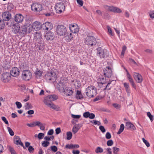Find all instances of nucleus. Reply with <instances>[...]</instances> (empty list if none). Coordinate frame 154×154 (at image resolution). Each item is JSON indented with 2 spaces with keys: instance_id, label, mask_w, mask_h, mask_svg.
<instances>
[{
  "instance_id": "nucleus-1",
  "label": "nucleus",
  "mask_w": 154,
  "mask_h": 154,
  "mask_svg": "<svg viewBox=\"0 0 154 154\" xmlns=\"http://www.w3.org/2000/svg\"><path fill=\"white\" fill-rule=\"evenodd\" d=\"M86 95L89 97L91 98L94 97L97 94V89L95 87L90 85L86 89Z\"/></svg>"
},
{
  "instance_id": "nucleus-2",
  "label": "nucleus",
  "mask_w": 154,
  "mask_h": 154,
  "mask_svg": "<svg viewBox=\"0 0 154 154\" xmlns=\"http://www.w3.org/2000/svg\"><path fill=\"white\" fill-rule=\"evenodd\" d=\"M67 29L63 25H59L57 27L56 32L57 34L60 36H63L66 33Z\"/></svg>"
},
{
  "instance_id": "nucleus-3",
  "label": "nucleus",
  "mask_w": 154,
  "mask_h": 154,
  "mask_svg": "<svg viewBox=\"0 0 154 154\" xmlns=\"http://www.w3.org/2000/svg\"><path fill=\"white\" fill-rule=\"evenodd\" d=\"M57 76L56 74L53 69L47 73L45 75V78L49 82L51 81L54 82L56 80Z\"/></svg>"
},
{
  "instance_id": "nucleus-4",
  "label": "nucleus",
  "mask_w": 154,
  "mask_h": 154,
  "mask_svg": "<svg viewBox=\"0 0 154 154\" xmlns=\"http://www.w3.org/2000/svg\"><path fill=\"white\" fill-rule=\"evenodd\" d=\"M84 42L86 45L93 46L96 45L97 41L96 38L94 36L87 35L85 38Z\"/></svg>"
},
{
  "instance_id": "nucleus-5",
  "label": "nucleus",
  "mask_w": 154,
  "mask_h": 154,
  "mask_svg": "<svg viewBox=\"0 0 154 154\" xmlns=\"http://www.w3.org/2000/svg\"><path fill=\"white\" fill-rule=\"evenodd\" d=\"M64 4L62 2L57 3L55 6V9L56 12L58 14H61L65 10Z\"/></svg>"
},
{
  "instance_id": "nucleus-6",
  "label": "nucleus",
  "mask_w": 154,
  "mask_h": 154,
  "mask_svg": "<svg viewBox=\"0 0 154 154\" xmlns=\"http://www.w3.org/2000/svg\"><path fill=\"white\" fill-rule=\"evenodd\" d=\"M97 55L101 58L107 57L108 56L107 51L104 50L101 47L97 48Z\"/></svg>"
},
{
  "instance_id": "nucleus-7",
  "label": "nucleus",
  "mask_w": 154,
  "mask_h": 154,
  "mask_svg": "<svg viewBox=\"0 0 154 154\" xmlns=\"http://www.w3.org/2000/svg\"><path fill=\"white\" fill-rule=\"evenodd\" d=\"M21 77L23 80L29 81L32 78V74L29 70H24L22 72Z\"/></svg>"
},
{
  "instance_id": "nucleus-8",
  "label": "nucleus",
  "mask_w": 154,
  "mask_h": 154,
  "mask_svg": "<svg viewBox=\"0 0 154 154\" xmlns=\"http://www.w3.org/2000/svg\"><path fill=\"white\" fill-rule=\"evenodd\" d=\"M31 8L34 11L40 12L42 10L43 7L42 4L38 3H35L31 5Z\"/></svg>"
},
{
  "instance_id": "nucleus-9",
  "label": "nucleus",
  "mask_w": 154,
  "mask_h": 154,
  "mask_svg": "<svg viewBox=\"0 0 154 154\" xmlns=\"http://www.w3.org/2000/svg\"><path fill=\"white\" fill-rule=\"evenodd\" d=\"M53 24L50 22H46L42 26V29L44 30H50L53 28Z\"/></svg>"
},
{
  "instance_id": "nucleus-10",
  "label": "nucleus",
  "mask_w": 154,
  "mask_h": 154,
  "mask_svg": "<svg viewBox=\"0 0 154 154\" xmlns=\"http://www.w3.org/2000/svg\"><path fill=\"white\" fill-rule=\"evenodd\" d=\"M103 74L107 78L111 77L112 74L111 68H104L103 69Z\"/></svg>"
},
{
  "instance_id": "nucleus-11",
  "label": "nucleus",
  "mask_w": 154,
  "mask_h": 154,
  "mask_svg": "<svg viewBox=\"0 0 154 154\" xmlns=\"http://www.w3.org/2000/svg\"><path fill=\"white\" fill-rule=\"evenodd\" d=\"M11 74L9 72L3 73L1 78L2 81L4 82H8L11 79Z\"/></svg>"
},
{
  "instance_id": "nucleus-12",
  "label": "nucleus",
  "mask_w": 154,
  "mask_h": 154,
  "mask_svg": "<svg viewBox=\"0 0 154 154\" xmlns=\"http://www.w3.org/2000/svg\"><path fill=\"white\" fill-rule=\"evenodd\" d=\"M24 17L20 14H16L14 17V20L17 23H21L23 20Z\"/></svg>"
},
{
  "instance_id": "nucleus-13",
  "label": "nucleus",
  "mask_w": 154,
  "mask_h": 154,
  "mask_svg": "<svg viewBox=\"0 0 154 154\" xmlns=\"http://www.w3.org/2000/svg\"><path fill=\"white\" fill-rule=\"evenodd\" d=\"M54 84L55 86L58 89L60 92H63V91H64L65 85L63 82L60 81L57 83H54Z\"/></svg>"
},
{
  "instance_id": "nucleus-14",
  "label": "nucleus",
  "mask_w": 154,
  "mask_h": 154,
  "mask_svg": "<svg viewBox=\"0 0 154 154\" xmlns=\"http://www.w3.org/2000/svg\"><path fill=\"white\" fill-rule=\"evenodd\" d=\"M69 29L71 32L74 33H76L79 31V27L75 24H70L69 26Z\"/></svg>"
},
{
  "instance_id": "nucleus-15",
  "label": "nucleus",
  "mask_w": 154,
  "mask_h": 154,
  "mask_svg": "<svg viewBox=\"0 0 154 154\" xmlns=\"http://www.w3.org/2000/svg\"><path fill=\"white\" fill-rule=\"evenodd\" d=\"M2 17L4 21H9L11 17V14L8 11H5L2 13Z\"/></svg>"
},
{
  "instance_id": "nucleus-16",
  "label": "nucleus",
  "mask_w": 154,
  "mask_h": 154,
  "mask_svg": "<svg viewBox=\"0 0 154 154\" xmlns=\"http://www.w3.org/2000/svg\"><path fill=\"white\" fill-rule=\"evenodd\" d=\"M134 77L136 81L138 83H141L143 81V77L142 75L137 72H134Z\"/></svg>"
},
{
  "instance_id": "nucleus-17",
  "label": "nucleus",
  "mask_w": 154,
  "mask_h": 154,
  "mask_svg": "<svg viewBox=\"0 0 154 154\" xmlns=\"http://www.w3.org/2000/svg\"><path fill=\"white\" fill-rule=\"evenodd\" d=\"M107 7L108 10L117 13H121L122 12L120 9L116 7L108 6Z\"/></svg>"
},
{
  "instance_id": "nucleus-18",
  "label": "nucleus",
  "mask_w": 154,
  "mask_h": 154,
  "mask_svg": "<svg viewBox=\"0 0 154 154\" xmlns=\"http://www.w3.org/2000/svg\"><path fill=\"white\" fill-rule=\"evenodd\" d=\"M12 31L15 34H17L19 32L20 29V25L19 24L15 23L12 26Z\"/></svg>"
},
{
  "instance_id": "nucleus-19",
  "label": "nucleus",
  "mask_w": 154,
  "mask_h": 154,
  "mask_svg": "<svg viewBox=\"0 0 154 154\" xmlns=\"http://www.w3.org/2000/svg\"><path fill=\"white\" fill-rule=\"evenodd\" d=\"M20 73V70L18 68H12L11 70L10 74L13 77H16Z\"/></svg>"
},
{
  "instance_id": "nucleus-20",
  "label": "nucleus",
  "mask_w": 154,
  "mask_h": 154,
  "mask_svg": "<svg viewBox=\"0 0 154 154\" xmlns=\"http://www.w3.org/2000/svg\"><path fill=\"white\" fill-rule=\"evenodd\" d=\"M64 36L65 40L67 42L71 41L73 38L72 34L71 33L67 31L66 33Z\"/></svg>"
},
{
  "instance_id": "nucleus-21",
  "label": "nucleus",
  "mask_w": 154,
  "mask_h": 154,
  "mask_svg": "<svg viewBox=\"0 0 154 154\" xmlns=\"http://www.w3.org/2000/svg\"><path fill=\"white\" fill-rule=\"evenodd\" d=\"M32 28L35 30L37 31L42 29V25L41 24L40 22L38 21L34 22L32 24Z\"/></svg>"
},
{
  "instance_id": "nucleus-22",
  "label": "nucleus",
  "mask_w": 154,
  "mask_h": 154,
  "mask_svg": "<svg viewBox=\"0 0 154 154\" xmlns=\"http://www.w3.org/2000/svg\"><path fill=\"white\" fill-rule=\"evenodd\" d=\"M45 37L47 40H52L54 38V33L51 32H48L46 33Z\"/></svg>"
},
{
  "instance_id": "nucleus-23",
  "label": "nucleus",
  "mask_w": 154,
  "mask_h": 154,
  "mask_svg": "<svg viewBox=\"0 0 154 154\" xmlns=\"http://www.w3.org/2000/svg\"><path fill=\"white\" fill-rule=\"evenodd\" d=\"M63 92L67 96L71 95L73 93V91L71 88L68 87H66L65 89L64 88V90Z\"/></svg>"
},
{
  "instance_id": "nucleus-24",
  "label": "nucleus",
  "mask_w": 154,
  "mask_h": 154,
  "mask_svg": "<svg viewBox=\"0 0 154 154\" xmlns=\"http://www.w3.org/2000/svg\"><path fill=\"white\" fill-rule=\"evenodd\" d=\"M125 128L127 129L135 130L136 128L135 126L131 122H127L125 124Z\"/></svg>"
},
{
  "instance_id": "nucleus-25",
  "label": "nucleus",
  "mask_w": 154,
  "mask_h": 154,
  "mask_svg": "<svg viewBox=\"0 0 154 154\" xmlns=\"http://www.w3.org/2000/svg\"><path fill=\"white\" fill-rule=\"evenodd\" d=\"M25 27V26H24L23 25L21 28L20 27L19 33L22 36H24L26 34L28 33Z\"/></svg>"
},
{
  "instance_id": "nucleus-26",
  "label": "nucleus",
  "mask_w": 154,
  "mask_h": 154,
  "mask_svg": "<svg viewBox=\"0 0 154 154\" xmlns=\"http://www.w3.org/2000/svg\"><path fill=\"white\" fill-rule=\"evenodd\" d=\"M23 25L25 26L27 33H30L33 29V26L30 23H26Z\"/></svg>"
},
{
  "instance_id": "nucleus-27",
  "label": "nucleus",
  "mask_w": 154,
  "mask_h": 154,
  "mask_svg": "<svg viewBox=\"0 0 154 154\" xmlns=\"http://www.w3.org/2000/svg\"><path fill=\"white\" fill-rule=\"evenodd\" d=\"M41 35L40 33H38L37 32H35L34 34V40L39 42V41L41 40Z\"/></svg>"
},
{
  "instance_id": "nucleus-28",
  "label": "nucleus",
  "mask_w": 154,
  "mask_h": 154,
  "mask_svg": "<svg viewBox=\"0 0 154 154\" xmlns=\"http://www.w3.org/2000/svg\"><path fill=\"white\" fill-rule=\"evenodd\" d=\"M14 143L16 144H18L21 146L23 145V143L21 141L20 137L18 136L14 137Z\"/></svg>"
},
{
  "instance_id": "nucleus-29",
  "label": "nucleus",
  "mask_w": 154,
  "mask_h": 154,
  "mask_svg": "<svg viewBox=\"0 0 154 154\" xmlns=\"http://www.w3.org/2000/svg\"><path fill=\"white\" fill-rule=\"evenodd\" d=\"M35 70V74L36 76L40 77L41 76L43 72L42 70V69H40L39 68H36V69Z\"/></svg>"
},
{
  "instance_id": "nucleus-30",
  "label": "nucleus",
  "mask_w": 154,
  "mask_h": 154,
  "mask_svg": "<svg viewBox=\"0 0 154 154\" xmlns=\"http://www.w3.org/2000/svg\"><path fill=\"white\" fill-rule=\"evenodd\" d=\"M72 82L74 83V85L75 86V88L77 89L80 87L81 86V83L79 81L76 79L73 80H72Z\"/></svg>"
},
{
  "instance_id": "nucleus-31",
  "label": "nucleus",
  "mask_w": 154,
  "mask_h": 154,
  "mask_svg": "<svg viewBox=\"0 0 154 154\" xmlns=\"http://www.w3.org/2000/svg\"><path fill=\"white\" fill-rule=\"evenodd\" d=\"M44 104L47 106L48 107H49L50 106L52 103L47 97H46L45 98L43 101Z\"/></svg>"
},
{
  "instance_id": "nucleus-32",
  "label": "nucleus",
  "mask_w": 154,
  "mask_h": 154,
  "mask_svg": "<svg viewBox=\"0 0 154 154\" xmlns=\"http://www.w3.org/2000/svg\"><path fill=\"white\" fill-rule=\"evenodd\" d=\"M75 97L77 99L79 100H81L83 98V97L80 91H77Z\"/></svg>"
},
{
  "instance_id": "nucleus-33",
  "label": "nucleus",
  "mask_w": 154,
  "mask_h": 154,
  "mask_svg": "<svg viewBox=\"0 0 154 154\" xmlns=\"http://www.w3.org/2000/svg\"><path fill=\"white\" fill-rule=\"evenodd\" d=\"M47 97L51 102L55 100L58 98L57 96L55 94L49 95Z\"/></svg>"
},
{
  "instance_id": "nucleus-34",
  "label": "nucleus",
  "mask_w": 154,
  "mask_h": 154,
  "mask_svg": "<svg viewBox=\"0 0 154 154\" xmlns=\"http://www.w3.org/2000/svg\"><path fill=\"white\" fill-rule=\"evenodd\" d=\"M49 107L57 111L60 110V107L54 104L53 103H51Z\"/></svg>"
},
{
  "instance_id": "nucleus-35",
  "label": "nucleus",
  "mask_w": 154,
  "mask_h": 154,
  "mask_svg": "<svg viewBox=\"0 0 154 154\" xmlns=\"http://www.w3.org/2000/svg\"><path fill=\"white\" fill-rule=\"evenodd\" d=\"M36 125L37 126L40 127V129L42 130H44L45 128V125L41 123L39 121H37Z\"/></svg>"
},
{
  "instance_id": "nucleus-36",
  "label": "nucleus",
  "mask_w": 154,
  "mask_h": 154,
  "mask_svg": "<svg viewBox=\"0 0 154 154\" xmlns=\"http://www.w3.org/2000/svg\"><path fill=\"white\" fill-rule=\"evenodd\" d=\"M95 151L96 153H101L103 152V149L102 148L98 146L96 148Z\"/></svg>"
},
{
  "instance_id": "nucleus-37",
  "label": "nucleus",
  "mask_w": 154,
  "mask_h": 154,
  "mask_svg": "<svg viewBox=\"0 0 154 154\" xmlns=\"http://www.w3.org/2000/svg\"><path fill=\"white\" fill-rule=\"evenodd\" d=\"M127 47L125 45H123L122 47V50L121 54V57L122 58L123 57L125 51Z\"/></svg>"
},
{
  "instance_id": "nucleus-38",
  "label": "nucleus",
  "mask_w": 154,
  "mask_h": 154,
  "mask_svg": "<svg viewBox=\"0 0 154 154\" xmlns=\"http://www.w3.org/2000/svg\"><path fill=\"white\" fill-rule=\"evenodd\" d=\"M125 128L124 125L123 124H122L120 125V128L119 131L117 132V134H120L124 130Z\"/></svg>"
},
{
  "instance_id": "nucleus-39",
  "label": "nucleus",
  "mask_w": 154,
  "mask_h": 154,
  "mask_svg": "<svg viewBox=\"0 0 154 154\" xmlns=\"http://www.w3.org/2000/svg\"><path fill=\"white\" fill-rule=\"evenodd\" d=\"M14 5L11 3H8L7 6V10L8 11H11L14 8Z\"/></svg>"
},
{
  "instance_id": "nucleus-40",
  "label": "nucleus",
  "mask_w": 154,
  "mask_h": 154,
  "mask_svg": "<svg viewBox=\"0 0 154 154\" xmlns=\"http://www.w3.org/2000/svg\"><path fill=\"white\" fill-rule=\"evenodd\" d=\"M5 25V23L3 20H0V30L3 29Z\"/></svg>"
},
{
  "instance_id": "nucleus-41",
  "label": "nucleus",
  "mask_w": 154,
  "mask_h": 154,
  "mask_svg": "<svg viewBox=\"0 0 154 154\" xmlns=\"http://www.w3.org/2000/svg\"><path fill=\"white\" fill-rule=\"evenodd\" d=\"M39 42L40 45L39 47V50H42L43 49L44 47L45 46L44 42L42 40H40Z\"/></svg>"
},
{
  "instance_id": "nucleus-42",
  "label": "nucleus",
  "mask_w": 154,
  "mask_h": 154,
  "mask_svg": "<svg viewBox=\"0 0 154 154\" xmlns=\"http://www.w3.org/2000/svg\"><path fill=\"white\" fill-rule=\"evenodd\" d=\"M98 83L101 84H104L106 82V79L104 78H99L98 80Z\"/></svg>"
},
{
  "instance_id": "nucleus-43",
  "label": "nucleus",
  "mask_w": 154,
  "mask_h": 154,
  "mask_svg": "<svg viewBox=\"0 0 154 154\" xmlns=\"http://www.w3.org/2000/svg\"><path fill=\"white\" fill-rule=\"evenodd\" d=\"M50 144L49 142L46 140H45L42 142V146L44 147H47Z\"/></svg>"
},
{
  "instance_id": "nucleus-44",
  "label": "nucleus",
  "mask_w": 154,
  "mask_h": 154,
  "mask_svg": "<svg viewBox=\"0 0 154 154\" xmlns=\"http://www.w3.org/2000/svg\"><path fill=\"white\" fill-rule=\"evenodd\" d=\"M66 139L67 140H70L72 138V134L71 132L69 131L67 132L66 133Z\"/></svg>"
},
{
  "instance_id": "nucleus-45",
  "label": "nucleus",
  "mask_w": 154,
  "mask_h": 154,
  "mask_svg": "<svg viewBox=\"0 0 154 154\" xmlns=\"http://www.w3.org/2000/svg\"><path fill=\"white\" fill-rule=\"evenodd\" d=\"M124 86L125 88L126 91H129L130 90L129 84L126 82H125L123 83Z\"/></svg>"
},
{
  "instance_id": "nucleus-46",
  "label": "nucleus",
  "mask_w": 154,
  "mask_h": 154,
  "mask_svg": "<svg viewBox=\"0 0 154 154\" xmlns=\"http://www.w3.org/2000/svg\"><path fill=\"white\" fill-rule=\"evenodd\" d=\"M90 122L93 124L94 125H99L101 124V123L99 121L94 120H93L90 121Z\"/></svg>"
},
{
  "instance_id": "nucleus-47",
  "label": "nucleus",
  "mask_w": 154,
  "mask_h": 154,
  "mask_svg": "<svg viewBox=\"0 0 154 154\" xmlns=\"http://www.w3.org/2000/svg\"><path fill=\"white\" fill-rule=\"evenodd\" d=\"M8 149L10 151L11 154H16V152L13 147L9 146L8 147Z\"/></svg>"
},
{
  "instance_id": "nucleus-48",
  "label": "nucleus",
  "mask_w": 154,
  "mask_h": 154,
  "mask_svg": "<svg viewBox=\"0 0 154 154\" xmlns=\"http://www.w3.org/2000/svg\"><path fill=\"white\" fill-rule=\"evenodd\" d=\"M107 28L108 29V32L109 34L112 36L114 35V33L112 32V29L109 26H107Z\"/></svg>"
},
{
  "instance_id": "nucleus-49",
  "label": "nucleus",
  "mask_w": 154,
  "mask_h": 154,
  "mask_svg": "<svg viewBox=\"0 0 154 154\" xmlns=\"http://www.w3.org/2000/svg\"><path fill=\"white\" fill-rule=\"evenodd\" d=\"M50 148L51 150L54 152H57L58 150L57 147L55 146H51Z\"/></svg>"
},
{
  "instance_id": "nucleus-50",
  "label": "nucleus",
  "mask_w": 154,
  "mask_h": 154,
  "mask_svg": "<svg viewBox=\"0 0 154 154\" xmlns=\"http://www.w3.org/2000/svg\"><path fill=\"white\" fill-rule=\"evenodd\" d=\"M37 122V121H36V122H34L33 123H30V124L28 123L26 125L27 126H28L29 127H34L37 126V125H36V122Z\"/></svg>"
},
{
  "instance_id": "nucleus-51",
  "label": "nucleus",
  "mask_w": 154,
  "mask_h": 154,
  "mask_svg": "<svg viewBox=\"0 0 154 154\" xmlns=\"http://www.w3.org/2000/svg\"><path fill=\"white\" fill-rule=\"evenodd\" d=\"M113 153L114 154H117V152L119 151V148L116 147H114L113 148Z\"/></svg>"
},
{
  "instance_id": "nucleus-52",
  "label": "nucleus",
  "mask_w": 154,
  "mask_h": 154,
  "mask_svg": "<svg viewBox=\"0 0 154 154\" xmlns=\"http://www.w3.org/2000/svg\"><path fill=\"white\" fill-rule=\"evenodd\" d=\"M44 139L47 141H49L51 140H53L54 139V137L53 136H51L50 137H48L46 136L44 137Z\"/></svg>"
},
{
  "instance_id": "nucleus-53",
  "label": "nucleus",
  "mask_w": 154,
  "mask_h": 154,
  "mask_svg": "<svg viewBox=\"0 0 154 154\" xmlns=\"http://www.w3.org/2000/svg\"><path fill=\"white\" fill-rule=\"evenodd\" d=\"M7 129L10 134L11 136H13L14 135V133L12 129L9 127H8Z\"/></svg>"
},
{
  "instance_id": "nucleus-54",
  "label": "nucleus",
  "mask_w": 154,
  "mask_h": 154,
  "mask_svg": "<svg viewBox=\"0 0 154 154\" xmlns=\"http://www.w3.org/2000/svg\"><path fill=\"white\" fill-rule=\"evenodd\" d=\"M142 140L143 143L145 144L147 147H149L150 146L149 143L146 140L145 138H142Z\"/></svg>"
},
{
  "instance_id": "nucleus-55",
  "label": "nucleus",
  "mask_w": 154,
  "mask_h": 154,
  "mask_svg": "<svg viewBox=\"0 0 154 154\" xmlns=\"http://www.w3.org/2000/svg\"><path fill=\"white\" fill-rule=\"evenodd\" d=\"M147 116L149 118L151 122H152L153 120V116H152L150 112H148L147 113Z\"/></svg>"
},
{
  "instance_id": "nucleus-56",
  "label": "nucleus",
  "mask_w": 154,
  "mask_h": 154,
  "mask_svg": "<svg viewBox=\"0 0 154 154\" xmlns=\"http://www.w3.org/2000/svg\"><path fill=\"white\" fill-rule=\"evenodd\" d=\"M113 144V141L112 140H108L106 143L107 145L108 146H112Z\"/></svg>"
},
{
  "instance_id": "nucleus-57",
  "label": "nucleus",
  "mask_w": 154,
  "mask_h": 154,
  "mask_svg": "<svg viewBox=\"0 0 154 154\" xmlns=\"http://www.w3.org/2000/svg\"><path fill=\"white\" fill-rule=\"evenodd\" d=\"M15 104L18 109H20L22 107V104L20 102L17 101L15 103Z\"/></svg>"
},
{
  "instance_id": "nucleus-58",
  "label": "nucleus",
  "mask_w": 154,
  "mask_h": 154,
  "mask_svg": "<svg viewBox=\"0 0 154 154\" xmlns=\"http://www.w3.org/2000/svg\"><path fill=\"white\" fill-rule=\"evenodd\" d=\"M45 134L43 133H39L38 135V137L39 139H42L44 136Z\"/></svg>"
},
{
  "instance_id": "nucleus-59",
  "label": "nucleus",
  "mask_w": 154,
  "mask_h": 154,
  "mask_svg": "<svg viewBox=\"0 0 154 154\" xmlns=\"http://www.w3.org/2000/svg\"><path fill=\"white\" fill-rule=\"evenodd\" d=\"M90 112H87L83 114V116L85 118H88L89 117Z\"/></svg>"
},
{
  "instance_id": "nucleus-60",
  "label": "nucleus",
  "mask_w": 154,
  "mask_h": 154,
  "mask_svg": "<svg viewBox=\"0 0 154 154\" xmlns=\"http://www.w3.org/2000/svg\"><path fill=\"white\" fill-rule=\"evenodd\" d=\"M72 118L75 119H79L81 117L80 115H75L73 114H71Z\"/></svg>"
},
{
  "instance_id": "nucleus-61",
  "label": "nucleus",
  "mask_w": 154,
  "mask_h": 154,
  "mask_svg": "<svg viewBox=\"0 0 154 154\" xmlns=\"http://www.w3.org/2000/svg\"><path fill=\"white\" fill-rule=\"evenodd\" d=\"M79 130V128L76 126H74L72 128V131L74 134H75Z\"/></svg>"
},
{
  "instance_id": "nucleus-62",
  "label": "nucleus",
  "mask_w": 154,
  "mask_h": 154,
  "mask_svg": "<svg viewBox=\"0 0 154 154\" xmlns=\"http://www.w3.org/2000/svg\"><path fill=\"white\" fill-rule=\"evenodd\" d=\"M106 138L107 139H110L111 137V135L110 133L109 132H107L106 134Z\"/></svg>"
},
{
  "instance_id": "nucleus-63",
  "label": "nucleus",
  "mask_w": 154,
  "mask_h": 154,
  "mask_svg": "<svg viewBox=\"0 0 154 154\" xmlns=\"http://www.w3.org/2000/svg\"><path fill=\"white\" fill-rule=\"evenodd\" d=\"M1 118L2 120L5 123V124L7 125L8 124V122L5 117L2 116Z\"/></svg>"
},
{
  "instance_id": "nucleus-64",
  "label": "nucleus",
  "mask_w": 154,
  "mask_h": 154,
  "mask_svg": "<svg viewBox=\"0 0 154 154\" xmlns=\"http://www.w3.org/2000/svg\"><path fill=\"white\" fill-rule=\"evenodd\" d=\"M77 3L79 4L80 6H82L83 4V2L82 0H77Z\"/></svg>"
}]
</instances>
